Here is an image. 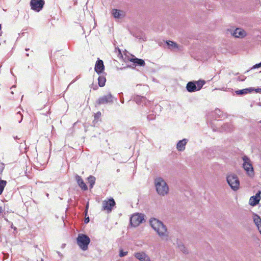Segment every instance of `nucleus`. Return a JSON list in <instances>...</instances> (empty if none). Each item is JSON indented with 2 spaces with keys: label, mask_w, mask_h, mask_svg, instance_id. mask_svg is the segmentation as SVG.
<instances>
[{
  "label": "nucleus",
  "mask_w": 261,
  "mask_h": 261,
  "mask_svg": "<svg viewBox=\"0 0 261 261\" xmlns=\"http://www.w3.org/2000/svg\"><path fill=\"white\" fill-rule=\"evenodd\" d=\"M27 147L25 143H21L19 145V150L22 153L19 155V166L18 168L19 174L21 175L27 176V170L30 168L29 166L27 165V161L28 156L25 153L23 152H25Z\"/></svg>",
  "instance_id": "obj_1"
},
{
  "label": "nucleus",
  "mask_w": 261,
  "mask_h": 261,
  "mask_svg": "<svg viewBox=\"0 0 261 261\" xmlns=\"http://www.w3.org/2000/svg\"><path fill=\"white\" fill-rule=\"evenodd\" d=\"M154 185L156 192L160 196H165L168 193V186L162 178L157 177L155 178Z\"/></svg>",
  "instance_id": "obj_2"
},
{
  "label": "nucleus",
  "mask_w": 261,
  "mask_h": 261,
  "mask_svg": "<svg viewBox=\"0 0 261 261\" xmlns=\"http://www.w3.org/2000/svg\"><path fill=\"white\" fill-rule=\"evenodd\" d=\"M76 243L82 250L86 251L88 248V245L90 243V239L85 234L79 233L76 238Z\"/></svg>",
  "instance_id": "obj_3"
},
{
  "label": "nucleus",
  "mask_w": 261,
  "mask_h": 261,
  "mask_svg": "<svg viewBox=\"0 0 261 261\" xmlns=\"http://www.w3.org/2000/svg\"><path fill=\"white\" fill-rule=\"evenodd\" d=\"M226 180L231 189L234 191H236L239 189L240 181L237 175L232 173L228 174Z\"/></svg>",
  "instance_id": "obj_4"
},
{
  "label": "nucleus",
  "mask_w": 261,
  "mask_h": 261,
  "mask_svg": "<svg viewBox=\"0 0 261 261\" xmlns=\"http://www.w3.org/2000/svg\"><path fill=\"white\" fill-rule=\"evenodd\" d=\"M205 82L202 80L191 81L187 83V90L189 92H194L200 90L204 85Z\"/></svg>",
  "instance_id": "obj_5"
},
{
  "label": "nucleus",
  "mask_w": 261,
  "mask_h": 261,
  "mask_svg": "<svg viewBox=\"0 0 261 261\" xmlns=\"http://www.w3.org/2000/svg\"><path fill=\"white\" fill-rule=\"evenodd\" d=\"M243 161V167L244 170L246 171L247 174L250 176L252 177L254 174V170L253 166L251 163L250 160L249 158L244 155L242 158Z\"/></svg>",
  "instance_id": "obj_6"
},
{
  "label": "nucleus",
  "mask_w": 261,
  "mask_h": 261,
  "mask_svg": "<svg viewBox=\"0 0 261 261\" xmlns=\"http://www.w3.org/2000/svg\"><path fill=\"white\" fill-rule=\"evenodd\" d=\"M145 215L142 213H135L130 218V223L133 227H137L144 220Z\"/></svg>",
  "instance_id": "obj_7"
},
{
  "label": "nucleus",
  "mask_w": 261,
  "mask_h": 261,
  "mask_svg": "<svg viewBox=\"0 0 261 261\" xmlns=\"http://www.w3.org/2000/svg\"><path fill=\"white\" fill-rule=\"evenodd\" d=\"M44 5V0H31L30 2L31 9L38 12L42 9Z\"/></svg>",
  "instance_id": "obj_8"
},
{
  "label": "nucleus",
  "mask_w": 261,
  "mask_h": 261,
  "mask_svg": "<svg viewBox=\"0 0 261 261\" xmlns=\"http://www.w3.org/2000/svg\"><path fill=\"white\" fill-rule=\"evenodd\" d=\"M113 96L110 92L107 95L100 97L96 101L97 104L100 105L106 103H112L113 102Z\"/></svg>",
  "instance_id": "obj_9"
},
{
  "label": "nucleus",
  "mask_w": 261,
  "mask_h": 261,
  "mask_svg": "<svg viewBox=\"0 0 261 261\" xmlns=\"http://www.w3.org/2000/svg\"><path fill=\"white\" fill-rule=\"evenodd\" d=\"M149 223L152 228H166L165 225L163 223L156 218H150Z\"/></svg>",
  "instance_id": "obj_10"
},
{
  "label": "nucleus",
  "mask_w": 261,
  "mask_h": 261,
  "mask_svg": "<svg viewBox=\"0 0 261 261\" xmlns=\"http://www.w3.org/2000/svg\"><path fill=\"white\" fill-rule=\"evenodd\" d=\"M115 202L113 198H111L108 200H105L102 202V208L104 210L110 212L112 211V207L115 206Z\"/></svg>",
  "instance_id": "obj_11"
},
{
  "label": "nucleus",
  "mask_w": 261,
  "mask_h": 261,
  "mask_svg": "<svg viewBox=\"0 0 261 261\" xmlns=\"http://www.w3.org/2000/svg\"><path fill=\"white\" fill-rule=\"evenodd\" d=\"M260 191H258L255 196H251L249 200V204L251 205L254 206L258 203L260 199Z\"/></svg>",
  "instance_id": "obj_12"
},
{
  "label": "nucleus",
  "mask_w": 261,
  "mask_h": 261,
  "mask_svg": "<svg viewBox=\"0 0 261 261\" xmlns=\"http://www.w3.org/2000/svg\"><path fill=\"white\" fill-rule=\"evenodd\" d=\"M104 68L105 67L103 61L99 59L98 60L95 64V66L94 68L95 71L97 74H99L102 72V71L104 70Z\"/></svg>",
  "instance_id": "obj_13"
},
{
  "label": "nucleus",
  "mask_w": 261,
  "mask_h": 261,
  "mask_svg": "<svg viewBox=\"0 0 261 261\" xmlns=\"http://www.w3.org/2000/svg\"><path fill=\"white\" fill-rule=\"evenodd\" d=\"M231 34L236 38H243L246 35L245 31L241 28H237L231 32Z\"/></svg>",
  "instance_id": "obj_14"
},
{
  "label": "nucleus",
  "mask_w": 261,
  "mask_h": 261,
  "mask_svg": "<svg viewBox=\"0 0 261 261\" xmlns=\"http://www.w3.org/2000/svg\"><path fill=\"white\" fill-rule=\"evenodd\" d=\"M134 256L140 261H150L149 256L144 252L135 253Z\"/></svg>",
  "instance_id": "obj_15"
},
{
  "label": "nucleus",
  "mask_w": 261,
  "mask_h": 261,
  "mask_svg": "<svg viewBox=\"0 0 261 261\" xmlns=\"http://www.w3.org/2000/svg\"><path fill=\"white\" fill-rule=\"evenodd\" d=\"M134 100L138 104V105H147V102L148 101L147 100L146 98L144 96H140V95H136L134 97Z\"/></svg>",
  "instance_id": "obj_16"
},
{
  "label": "nucleus",
  "mask_w": 261,
  "mask_h": 261,
  "mask_svg": "<svg viewBox=\"0 0 261 261\" xmlns=\"http://www.w3.org/2000/svg\"><path fill=\"white\" fill-rule=\"evenodd\" d=\"M75 178L79 186L84 191L87 190L88 187L82 177L79 175L76 174L75 176Z\"/></svg>",
  "instance_id": "obj_17"
},
{
  "label": "nucleus",
  "mask_w": 261,
  "mask_h": 261,
  "mask_svg": "<svg viewBox=\"0 0 261 261\" xmlns=\"http://www.w3.org/2000/svg\"><path fill=\"white\" fill-rule=\"evenodd\" d=\"M188 139H184L179 141L176 145V148L179 151H184L185 149V146L188 143Z\"/></svg>",
  "instance_id": "obj_18"
},
{
  "label": "nucleus",
  "mask_w": 261,
  "mask_h": 261,
  "mask_svg": "<svg viewBox=\"0 0 261 261\" xmlns=\"http://www.w3.org/2000/svg\"><path fill=\"white\" fill-rule=\"evenodd\" d=\"M112 14L115 18H122L125 16V13L123 11L114 9L112 10Z\"/></svg>",
  "instance_id": "obj_19"
},
{
  "label": "nucleus",
  "mask_w": 261,
  "mask_h": 261,
  "mask_svg": "<svg viewBox=\"0 0 261 261\" xmlns=\"http://www.w3.org/2000/svg\"><path fill=\"white\" fill-rule=\"evenodd\" d=\"M161 238L163 240H167L168 238V232L167 229H154Z\"/></svg>",
  "instance_id": "obj_20"
},
{
  "label": "nucleus",
  "mask_w": 261,
  "mask_h": 261,
  "mask_svg": "<svg viewBox=\"0 0 261 261\" xmlns=\"http://www.w3.org/2000/svg\"><path fill=\"white\" fill-rule=\"evenodd\" d=\"M166 43L167 45H168V48L170 50H178L179 49L178 45L176 42H175L174 41L168 40V41H166Z\"/></svg>",
  "instance_id": "obj_21"
},
{
  "label": "nucleus",
  "mask_w": 261,
  "mask_h": 261,
  "mask_svg": "<svg viewBox=\"0 0 261 261\" xmlns=\"http://www.w3.org/2000/svg\"><path fill=\"white\" fill-rule=\"evenodd\" d=\"M130 61L134 63L135 64L139 65L140 66H144L145 64V63L143 60L137 58H131L130 59Z\"/></svg>",
  "instance_id": "obj_22"
},
{
  "label": "nucleus",
  "mask_w": 261,
  "mask_h": 261,
  "mask_svg": "<svg viewBox=\"0 0 261 261\" xmlns=\"http://www.w3.org/2000/svg\"><path fill=\"white\" fill-rule=\"evenodd\" d=\"M252 90L253 89H252L250 88H246V89H243L242 90H236L235 91V93L237 95H245L247 93L251 92V90Z\"/></svg>",
  "instance_id": "obj_23"
},
{
  "label": "nucleus",
  "mask_w": 261,
  "mask_h": 261,
  "mask_svg": "<svg viewBox=\"0 0 261 261\" xmlns=\"http://www.w3.org/2000/svg\"><path fill=\"white\" fill-rule=\"evenodd\" d=\"M106 82V77L103 75H100L98 78V85L102 87L105 85V83Z\"/></svg>",
  "instance_id": "obj_24"
},
{
  "label": "nucleus",
  "mask_w": 261,
  "mask_h": 261,
  "mask_svg": "<svg viewBox=\"0 0 261 261\" xmlns=\"http://www.w3.org/2000/svg\"><path fill=\"white\" fill-rule=\"evenodd\" d=\"M178 248L185 254L188 253V250L181 242H177Z\"/></svg>",
  "instance_id": "obj_25"
},
{
  "label": "nucleus",
  "mask_w": 261,
  "mask_h": 261,
  "mask_svg": "<svg viewBox=\"0 0 261 261\" xmlns=\"http://www.w3.org/2000/svg\"><path fill=\"white\" fill-rule=\"evenodd\" d=\"M87 180L89 184H90V188H93L95 183L96 178L93 176L90 175L87 178Z\"/></svg>",
  "instance_id": "obj_26"
},
{
  "label": "nucleus",
  "mask_w": 261,
  "mask_h": 261,
  "mask_svg": "<svg viewBox=\"0 0 261 261\" xmlns=\"http://www.w3.org/2000/svg\"><path fill=\"white\" fill-rule=\"evenodd\" d=\"M253 221L257 228H259L261 227V218L257 215H255L253 218Z\"/></svg>",
  "instance_id": "obj_27"
},
{
  "label": "nucleus",
  "mask_w": 261,
  "mask_h": 261,
  "mask_svg": "<svg viewBox=\"0 0 261 261\" xmlns=\"http://www.w3.org/2000/svg\"><path fill=\"white\" fill-rule=\"evenodd\" d=\"M6 184V180L0 179V195L2 194Z\"/></svg>",
  "instance_id": "obj_28"
},
{
  "label": "nucleus",
  "mask_w": 261,
  "mask_h": 261,
  "mask_svg": "<svg viewBox=\"0 0 261 261\" xmlns=\"http://www.w3.org/2000/svg\"><path fill=\"white\" fill-rule=\"evenodd\" d=\"M127 254H128L127 251H124L121 248L119 249V255L120 257H124V256H126Z\"/></svg>",
  "instance_id": "obj_29"
},
{
  "label": "nucleus",
  "mask_w": 261,
  "mask_h": 261,
  "mask_svg": "<svg viewBox=\"0 0 261 261\" xmlns=\"http://www.w3.org/2000/svg\"><path fill=\"white\" fill-rule=\"evenodd\" d=\"M155 117H156V115H154V114H150L147 116V118L149 121H150V120H153L155 119Z\"/></svg>",
  "instance_id": "obj_30"
},
{
  "label": "nucleus",
  "mask_w": 261,
  "mask_h": 261,
  "mask_svg": "<svg viewBox=\"0 0 261 261\" xmlns=\"http://www.w3.org/2000/svg\"><path fill=\"white\" fill-rule=\"evenodd\" d=\"M17 119L20 118V120H18V122L20 123L22 120V117H23L22 114L21 113V112L20 111H18V112H17Z\"/></svg>",
  "instance_id": "obj_31"
},
{
  "label": "nucleus",
  "mask_w": 261,
  "mask_h": 261,
  "mask_svg": "<svg viewBox=\"0 0 261 261\" xmlns=\"http://www.w3.org/2000/svg\"><path fill=\"white\" fill-rule=\"evenodd\" d=\"M250 88L253 89L252 90H251V92L254 91L256 93H261V88Z\"/></svg>",
  "instance_id": "obj_32"
},
{
  "label": "nucleus",
  "mask_w": 261,
  "mask_h": 261,
  "mask_svg": "<svg viewBox=\"0 0 261 261\" xmlns=\"http://www.w3.org/2000/svg\"><path fill=\"white\" fill-rule=\"evenodd\" d=\"M101 115V114L100 112H98L96 114H95V115H94L95 120L98 119L100 117Z\"/></svg>",
  "instance_id": "obj_33"
},
{
  "label": "nucleus",
  "mask_w": 261,
  "mask_h": 261,
  "mask_svg": "<svg viewBox=\"0 0 261 261\" xmlns=\"http://www.w3.org/2000/svg\"><path fill=\"white\" fill-rule=\"evenodd\" d=\"M259 67H261V62L259 63L256 64L255 65H254L252 67V69H255Z\"/></svg>",
  "instance_id": "obj_34"
},
{
  "label": "nucleus",
  "mask_w": 261,
  "mask_h": 261,
  "mask_svg": "<svg viewBox=\"0 0 261 261\" xmlns=\"http://www.w3.org/2000/svg\"><path fill=\"white\" fill-rule=\"evenodd\" d=\"M10 90H11V94L12 95H13L14 94V91L15 90V86L14 85L11 88H10Z\"/></svg>",
  "instance_id": "obj_35"
},
{
  "label": "nucleus",
  "mask_w": 261,
  "mask_h": 261,
  "mask_svg": "<svg viewBox=\"0 0 261 261\" xmlns=\"http://www.w3.org/2000/svg\"><path fill=\"white\" fill-rule=\"evenodd\" d=\"M89 222V217L85 218V223H87Z\"/></svg>",
  "instance_id": "obj_36"
},
{
  "label": "nucleus",
  "mask_w": 261,
  "mask_h": 261,
  "mask_svg": "<svg viewBox=\"0 0 261 261\" xmlns=\"http://www.w3.org/2000/svg\"><path fill=\"white\" fill-rule=\"evenodd\" d=\"M74 82H75V81H73L72 82H71L70 83V84L68 85V88L69 87V86L71 84L73 83Z\"/></svg>",
  "instance_id": "obj_37"
},
{
  "label": "nucleus",
  "mask_w": 261,
  "mask_h": 261,
  "mask_svg": "<svg viewBox=\"0 0 261 261\" xmlns=\"http://www.w3.org/2000/svg\"><path fill=\"white\" fill-rule=\"evenodd\" d=\"M65 246V244H63L62 245V248H64Z\"/></svg>",
  "instance_id": "obj_38"
},
{
  "label": "nucleus",
  "mask_w": 261,
  "mask_h": 261,
  "mask_svg": "<svg viewBox=\"0 0 261 261\" xmlns=\"http://www.w3.org/2000/svg\"><path fill=\"white\" fill-rule=\"evenodd\" d=\"M2 212V207L0 206V213Z\"/></svg>",
  "instance_id": "obj_39"
},
{
  "label": "nucleus",
  "mask_w": 261,
  "mask_h": 261,
  "mask_svg": "<svg viewBox=\"0 0 261 261\" xmlns=\"http://www.w3.org/2000/svg\"><path fill=\"white\" fill-rule=\"evenodd\" d=\"M121 103H124V100L123 99H121Z\"/></svg>",
  "instance_id": "obj_40"
},
{
  "label": "nucleus",
  "mask_w": 261,
  "mask_h": 261,
  "mask_svg": "<svg viewBox=\"0 0 261 261\" xmlns=\"http://www.w3.org/2000/svg\"><path fill=\"white\" fill-rule=\"evenodd\" d=\"M11 73L14 76V75L13 74V71H12V69L11 70Z\"/></svg>",
  "instance_id": "obj_41"
},
{
  "label": "nucleus",
  "mask_w": 261,
  "mask_h": 261,
  "mask_svg": "<svg viewBox=\"0 0 261 261\" xmlns=\"http://www.w3.org/2000/svg\"><path fill=\"white\" fill-rule=\"evenodd\" d=\"M258 230H259V233H260V234H261V229H258Z\"/></svg>",
  "instance_id": "obj_42"
},
{
  "label": "nucleus",
  "mask_w": 261,
  "mask_h": 261,
  "mask_svg": "<svg viewBox=\"0 0 261 261\" xmlns=\"http://www.w3.org/2000/svg\"><path fill=\"white\" fill-rule=\"evenodd\" d=\"M57 253H58L59 255H60V252H57Z\"/></svg>",
  "instance_id": "obj_43"
},
{
  "label": "nucleus",
  "mask_w": 261,
  "mask_h": 261,
  "mask_svg": "<svg viewBox=\"0 0 261 261\" xmlns=\"http://www.w3.org/2000/svg\"><path fill=\"white\" fill-rule=\"evenodd\" d=\"M29 50V49H27V48H26V49H25V50H26V51H28V50Z\"/></svg>",
  "instance_id": "obj_44"
},
{
  "label": "nucleus",
  "mask_w": 261,
  "mask_h": 261,
  "mask_svg": "<svg viewBox=\"0 0 261 261\" xmlns=\"http://www.w3.org/2000/svg\"><path fill=\"white\" fill-rule=\"evenodd\" d=\"M74 2L75 3H76V0L74 1Z\"/></svg>",
  "instance_id": "obj_45"
},
{
  "label": "nucleus",
  "mask_w": 261,
  "mask_h": 261,
  "mask_svg": "<svg viewBox=\"0 0 261 261\" xmlns=\"http://www.w3.org/2000/svg\"><path fill=\"white\" fill-rule=\"evenodd\" d=\"M74 2L75 3H76V0L74 1Z\"/></svg>",
  "instance_id": "obj_46"
},
{
  "label": "nucleus",
  "mask_w": 261,
  "mask_h": 261,
  "mask_svg": "<svg viewBox=\"0 0 261 261\" xmlns=\"http://www.w3.org/2000/svg\"><path fill=\"white\" fill-rule=\"evenodd\" d=\"M26 55H27V56H29V54H26Z\"/></svg>",
  "instance_id": "obj_47"
},
{
  "label": "nucleus",
  "mask_w": 261,
  "mask_h": 261,
  "mask_svg": "<svg viewBox=\"0 0 261 261\" xmlns=\"http://www.w3.org/2000/svg\"><path fill=\"white\" fill-rule=\"evenodd\" d=\"M48 195H49L48 194H46V196H48Z\"/></svg>",
  "instance_id": "obj_48"
},
{
  "label": "nucleus",
  "mask_w": 261,
  "mask_h": 261,
  "mask_svg": "<svg viewBox=\"0 0 261 261\" xmlns=\"http://www.w3.org/2000/svg\"><path fill=\"white\" fill-rule=\"evenodd\" d=\"M2 65H0V68H1Z\"/></svg>",
  "instance_id": "obj_49"
}]
</instances>
